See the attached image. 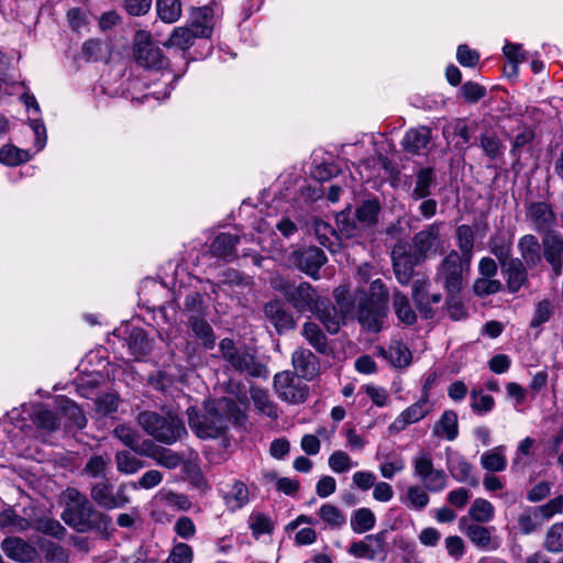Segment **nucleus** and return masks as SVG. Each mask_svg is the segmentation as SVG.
<instances>
[{"label":"nucleus","instance_id":"obj_18","mask_svg":"<svg viewBox=\"0 0 563 563\" xmlns=\"http://www.w3.org/2000/svg\"><path fill=\"white\" fill-rule=\"evenodd\" d=\"M543 255L551 265L553 274L562 275L563 267V236L556 232H548L542 239Z\"/></svg>","mask_w":563,"mask_h":563},{"label":"nucleus","instance_id":"obj_48","mask_svg":"<svg viewBox=\"0 0 563 563\" xmlns=\"http://www.w3.org/2000/svg\"><path fill=\"white\" fill-rule=\"evenodd\" d=\"M318 515L320 519L331 529H340L346 523L345 514L336 506L332 504H323Z\"/></svg>","mask_w":563,"mask_h":563},{"label":"nucleus","instance_id":"obj_11","mask_svg":"<svg viewBox=\"0 0 563 563\" xmlns=\"http://www.w3.org/2000/svg\"><path fill=\"white\" fill-rule=\"evenodd\" d=\"M433 408L429 395H422L420 399L402 410L400 415L390 423V432L398 433L407 428V426L416 423L423 419Z\"/></svg>","mask_w":563,"mask_h":563},{"label":"nucleus","instance_id":"obj_29","mask_svg":"<svg viewBox=\"0 0 563 563\" xmlns=\"http://www.w3.org/2000/svg\"><path fill=\"white\" fill-rule=\"evenodd\" d=\"M301 335L313 347L317 353L322 355H329L332 353V347L329 344V340L321 328L313 321H306L302 324Z\"/></svg>","mask_w":563,"mask_h":563},{"label":"nucleus","instance_id":"obj_12","mask_svg":"<svg viewBox=\"0 0 563 563\" xmlns=\"http://www.w3.org/2000/svg\"><path fill=\"white\" fill-rule=\"evenodd\" d=\"M393 268L397 280L407 285L415 273V267L421 262L413 252L407 251L405 245H396L391 251Z\"/></svg>","mask_w":563,"mask_h":563},{"label":"nucleus","instance_id":"obj_57","mask_svg":"<svg viewBox=\"0 0 563 563\" xmlns=\"http://www.w3.org/2000/svg\"><path fill=\"white\" fill-rule=\"evenodd\" d=\"M110 465V459L107 455H92L86 463L84 472L90 477H106Z\"/></svg>","mask_w":563,"mask_h":563},{"label":"nucleus","instance_id":"obj_30","mask_svg":"<svg viewBox=\"0 0 563 563\" xmlns=\"http://www.w3.org/2000/svg\"><path fill=\"white\" fill-rule=\"evenodd\" d=\"M240 242V236L230 233L218 234L210 244V253L212 256L232 261L235 257V247Z\"/></svg>","mask_w":563,"mask_h":563},{"label":"nucleus","instance_id":"obj_2","mask_svg":"<svg viewBox=\"0 0 563 563\" xmlns=\"http://www.w3.org/2000/svg\"><path fill=\"white\" fill-rule=\"evenodd\" d=\"M66 505L62 512L64 522L79 533L96 531L108 533L112 519L109 515L98 510L86 495L76 488L66 490Z\"/></svg>","mask_w":563,"mask_h":563},{"label":"nucleus","instance_id":"obj_51","mask_svg":"<svg viewBox=\"0 0 563 563\" xmlns=\"http://www.w3.org/2000/svg\"><path fill=\"white\" fill-rule=\"evenodd\" d=\"M31 529L49 534L57 539H62L66 534V529L60 525V522L48 517L32 518Z\"/></svg>","mask_w":563,"mask_h":563},{"label":"nucleus","instance_id":"obj_27","mask_svg":"<svg viewBox=\"0 0 563 563\" xmlns=\"http://www.w3.org/2000/svg\"><path fill=\"white\" fill-rule=\"evenodd\" d=\"M448 468L452 477L459 483H466L471 486H477L478 481L473 475V465L466 459L457 453L448 457Z\"/></svg>","mask_w":563,"mask_h":563},{"label":"nucleus","instance_id":"obj_20","mask_svg":"<svg viewBox=\"0 0 563 563\" xmlns=\"http://www.w3.org/2000/svg\"><path fill=\"white\" fill-rule=\"evenodd\" d=\"M442 222H434L415 234L412 239V252L418 261H424L427 254L435 246L440 238Z\"/></svg>","mask_w":563,"mask_h":563},{"label":"nucleus","instance_id":"obj_54","mask_svg":"<svg viewBox=\"0 0 563 563\" xmlns=\"http://www.w3.org/2000/svg\"><path fill=\"white\" fill-rule=\"evenodd\" d=\"M336 225L340 233L346 238L358 236L363 230L350 211H342L336 216Z\"/></svg>","mask_w":563,"mask_h":563},{"label":"nucleus","instance_id":"obj_46","mask_svg":"<svg viewBox=\"0 0 563 563\" xmlns=\"http://www.w3.org/2000/svg\"><path fill=\"white\" fill-rule=\"evenodd\" d=\"M33 423L45 432H53L58 429L59 420L56 415L43 405H37L32 412Z\"/></svg>","mask_w":563,"mask_h":563},{"label":"nucleus","instance_id":"obj_15","mask_svg":"<svg viewBox=\"0 0 563 563\" xmlns=\"http://www.w3.org/2000/svg\"><path fill=\"white\" fill-rule=\"evenodd\" d=\"M357 301V320L360 324L373 332H378L383 329L384 321L387 317V306H379L374 303Z\"/></svg>","mask_w":563,"mask_h":563},{"label":"nucleus","instance_id":"obj_39","mask_svg":"<svg viewBox=\"0 0 563 563\" xmlns=\"http://www.w3.org/2000/svg\"><path fill=\"white\" fill-rule=\"evenodd\" d=\"M481 465L484 470L493 473L503 472L507 467L505 446L498 445L481 455Z\"/></svg>","mask_w":563,"mask_h":563},{"label":"nucleus","instance_id":"obj_7","mask_svg":"<svg viewBox=\"0 0 563 563\" xmlns=\"http://www.w3.org/2000/svg\"><path fill=\"white\" fill-rule=\"evenodd\" d=\"M411 462L413 476L420 479L428 492L439 493L446 487V475L443 470L434 467L430 452H418Z\"/></svg>","mask_w":563,"mask_h":563},{"label":"nucleus","instance_id":"obj_22","mask_svg":"<svg viewBox=\"0 0 563 563\" xmlns=\"http://www.w3.org/2000/svg\"><path fill=\"white\" fill-rule=\"evenodd\" d=\"M265 317L280 334L296 327V320L280 301L272 300L264 306Z\"/></svg>","mask_w":563,"mask_h":563},{"label":"nucleus","instance_id":"obj_24","mask_svg":"<svg viewBox=\"0 0 563 563\" xmlns=\"http://www.w3.org/2000/svg\"><path fill=\"white\" fill-rule=\"evenodd\" d=\"M527 219L538 232H551L550 229L555 224V214L545 202L530 203L527 210Z\"/></svg>","mask_w":563,"mask_h":563},{"label":"nucleus","instance_id":"obj_50","mask_svg":"<svg viewBox=\"0 0 563 563\" xmlns=\"http://www.w3.org/2000/svg\"><path fill=\"white\" fill-rule=\"evenodd\" d=\"M156 12L162 21L174 23L181 15L180 0H156Z\"/></svg>","mask_w":563,"mask_h":563},{"label":"nucleus","instance_id":"obj_23","mask_svg":"<svg viewBox=\"0 0 563 563\" xmlns=\"http://www.w3.org/2000/svg\"><path fill=\"white\" fill-rule=\"evenodd\" d=\"M431 130L427 126L409 129L401 141L404 150L410 154L422 155L431 143Z\"/></svg>","mask_w":563,"mask_h":563},{"label":"nucleus","instance_id":"obj_28","mask_svg":"<svg viewBox=\"0 0 563 563\" xmlns=\"http://www.w3.org/2000/svg\"><path fill=\"white\" fill-rule=\"evenodd\" d=\"M494 530V527L472 523L466 527L465 533L475 547L484 551H493L499 545L497 538L492 534Z\"/></svg>","mask_w":563,"mask_h":563},{"label":"nucleus","instance_id":"obj_63","mask_svg":"<svg viewBox=\"0 0 563 563\" xmlns=\"http://www.w3.org/2000/svg\"><path fill=\"white\" fill-rule=\"evenodd\" d=\"M479 141V146L489 158L496 159L501 155V144L497 136L493 134H483L481 135Z\"/></svg>","mask_w":563,"mask_h":563},{"label":"nucleus","instance_id":"obj_62","mask_svg":"<svg viewBox=\"0 0 563 563\" xmlns=\"http://www.w3.org/2000/svg\"><path fill=\"white\" fill-rule=\"evenodd\" d=\"M542 522L550 520L556 514L563 511V496H558L544 505L534 507Z\"/></svg>","mask_w":563,"mask_h":563},{"label":"nucleus","instance_id":"obj_44","mask_svg":"<svg viewBox=\"0 0 563 563\" xmlns=\"http://www.w3.org/2000/svg\"><path fill=\"white\" fill-rule=\"evenodd\" d=\"M393 308L401 323L411 325L417 321V314L411 308L408 297L400 291H395L393 295Z\"/></svg>","mask_w":563,"mask_h":563},{"label":"nucleus","instance_id":"obj_40","mask_svg":"<svg viewBox=\"0 0 563 563\" xmlns=\"http://www.w3.org/2000/svg\"><path fill=\"white\" fill-rule=\"evenodd\" d=\"M32 527V518L18 515L13 509H4L0 512V528L9 532H23Z\"/></svg>","mask_w":563,"mask_h":563},{"label":"nucleus","instance_id":"obj_13","mask_svg":"<svg viewBox=\"0 0 563 563\" xmlns=\"http://www.w3.org/2000/svg\"><path fill=\"white\" fill-rule=\"evenodd\" d=\"M507 290L510 294L518 292L528 285V266L518 257H511L499 264Z\"/></svg>","mask_w":563,"mask_h":563},{"label":"nucleus","instance_id":"obj_64","mask_svg":"<svg viewBox=\"0 0 563 563\" xmlns=\"http://www.w3.org/2000/svg\"><path fill=\"white\" fill-rule=\"evenodd\" d=\"M329 466L335 473H344L349 471L352 465V460L344 451H334L329 457Z\"/></svg>","mask_w":563,"mask_h":563},{"label":"nucleus","instance_id":"obj_35","mask_svg":"<svg viewBox=\"0 0 563 563\" xmlns=\"http://www.w3.org/2000/svg\"><path fill=\"white\" fill-rule=\"evenodd\" d=\"M455 239L459 254L464 258L466 271H468L474 251V230L467 224H461L455 230Z\"/></svg>","mask_w":563,"mask_h":563},{"label":"nucleus","instance_id":"obj_34","mask_svg":"<svg viewBox=\"0 0 563 563\" xmlns=\"http://www.w3.org/2000/svg\"><path fill=\"white\" fill-rule=\"evenodd\" d=\"M435 184L434 169L432 167H421L416 173V180L410 198L415 201L430 197L431 188Z\"/></svg>","mask_w":563,"mask_h":563},{"label":"nucleus","instance_id":"obj_49","mask_svg":"<svg viewBox=\"0 0 563 563\" xmlns=\"http://www.w3.org/2000/svg\"><path fill=\"white\" fill-rule=\"evenodd\" d=\"M117 470L121 474L131 475L145 467V462L128 451H120L115 454Z\"/></svg>","mask_w":563,"mask_h":563},{"label":"nucleus","instance_id":"obj_1","mask_svg":"<svg viewBox=\"0 0 563 563\" xmlns=\"http://www.w3.org/2000/svg\"><path fill=\"white\" fill-rule=\"evenodd\" d=\"M241 410L235 400L222 397L205 404L203 412L190 407L187 410L188 424L200 439L221 437L232 420H238Z\"/></svg>","mask_w":563,"mask_h":563},{"label":"nucleus","instance_id":"obj_16","mask_svg":"<svg viewBox=\"0 0 563 563\" xmlns=\"http://www.w3.org/2000/svg\"><path fill=\"white\" fill-rule=\"evenodd\" d=\"M291 363L296 375L312 380L320 373L319 358L309 349L299 346L291 354Z\"/></svg>","mask_w":563,"mask_h":563},{"label":"nucleus","instance_id":"obj_61","mask_svg":"<svg viewBox=\"0 0 563 563\" xmlns=\"http://www.w3.org/2000/svg\"><path fill=\"white\" fill-rule=\"evenodd\" d=\"M544 545L551 552L563 551V523H554L548 530Z\"/></svg>","mask_w":563,"mask_h":563},{"label":"nucleus","instance_id":"obj_59","mask_svg":"<svg viewBox=\"0 0 563 563\" xmlns=\"http://www.w3.org/2000/svg\"><path fill=\"white\" fill-rule=\"evenodd\" d=\"M429 495L427 493V489L423 487H420L418 485L410 486L407 490V506L416 509V510H422L424 509L429 504Z\"/></svg>","mask_w":563,"mask_h":563},{"label":"nucleus","instance_id":"obj_25","mask_svg":"<svg viewBox=\"0 0 563 563\" xmlns=\"http://www.w3.org/2000/svg\"><path fill=\"white\" fill-rule=\"evenodd\" d=\"M56 406L60 415L66 418L65 427L67 429H84L87 424V418L82 409L71 399L65 396L56 398Z\"/></svg>","mask_w":563,"mask_h":563},{"label":"nucleus","instance_id":"obj_38","mask_svg":"<svg viewBox=\"0 0 563 563\" xmlns=\"http://www.w3.org/2000/svg\"><path fill=\"white\" fill-rule=\"evenodd\" d=\"M433 433L438 437H444L449 441L455 440L459 434L457 415L453 410L444 411L435 423Z\"/></svg>","mask_w":563,"mask_h":563},{"label":"nucleus","instance_id":"obj_14","mask_svg":"<svg viewBox=\"0 0 563 563\" xmlns=\"http://www.w3.org/2000/svg\"><path fill=\"white\" fill-rule=\"evenodd\" d=\"M294 258L297 267L313 279L319 278V269L327 262L324 252L317 246L295 252Z\"/></svg>","mask_w":563,"mask_h":563},{"label":"nucleus","instance_id":"obj_21","mask_svg":"<svg viewBox=\"0 0 563 563\" xmlns=\"http://www.w3.org/2000/svg\"><path fill=\"white\" fill-rule=\"evenodd\" d=\"M1 550L9 559L20 563H30L37 556L35 547L18 537L4 538Z\"/></svg>","mask_w":563,"mask_h":563},{"label":"nucleus","instance_id":"obj_53","mask_svg":"<svg viewBox=\"0 0 563 563\" xmlns=\"http://www.w3.org/2000/svg\"><path fill=\"white\" fill-rule=\"evenodd\" d=\"M517 523L519 531L523 534H530L543 525L534 507L526 508L518 516Z\"/></svg>","mask_w":563,"mask_h":563},{"label":"nucleus","instance_id":"obj_55","mask_svg":"<svg viewBox=\"0 0 563 563\" xmlns=\"http://www.w3.org/2000/svg\"><path fill=\"white\" fill-rule=\"evenodd\" d=\"M30 158L31 156L27 151L13 145H4L0 150V162L9 166L26 163Z\"/></svg>","mask_w":563,"mask_h":563},{"label":"nucleus","instance_id":"obj_5","mask_svg":"<svg viewBox=\"0 0 563 563\" xmlns=\"http://www.w3.org/2000/svg\"><path fill=\"white\" fill-rule=\"evenodd\" d=\"M274 288L300 313L311 312L317 308V303L321 298L317 290L307 282L294 284L288 279L279 278L275 280Z\"/></svg>","mask_w":563,"mask_h":563},{"label":"nucleus","instance_id":"obj_41","mask_svg":"<svg viewBox=\"0 0 563 563\" xmlns=\"http://www.w3.org/2000/svg\"><path fill=\"white\" fill-rule=\"evenodd\" d=\"M380 205L378 200H365L355 211V218L363 229L372 228L378 222Z\"/></svg>","mask_w":563,"mask_h":563},{"label":"nucleus","instance_id":"obj_8","mask_svg":"<svg viewBox=\"0 0 563 563\" xmlns=\"http://www.w3.org/2000/svg\"><path fill=\"white\" fill-rule=\"evenodd\" d=\"M113 488L108 479L98 482L91 486L90 497L100 508L106 510L120 509L130 504L129 483H121L115 493Z\"/></svg>","mask_w":563,"mask_h":563},{"label":"nucleus","instance_id":"obj_42","mask_svg":"<svg viewBox=\"0 0 563 563\" xmlns=\"http://www.w3.org/2000/svg\"><path fill=\"white\" fill-rule=\"evenodd\" d=\"M189 328L192 330L195 335L199 338L207 349H212L216 344V336L211 325L201 316L196 314L189 316L188 319Z\"/></svg>","mask_w":563,"mask_h":563},{"label":"nucleus","instance_id":"obj_36","mask_svg":"<svg viewBox=\"0 0 563 563\" xmlns=\"http://www.w3.org/2000/svg\"><path fill=\"white\" fill-rule=\"evenodd\" d=\"M223 498L227 508L231 511H236L250 501L249 488L243 482L234 481Z\"/></svg>","mask_w":563,"mask_h":563},{"label":"nucleus","instance_id":"obj_52","mask_svg":"<svg viewBox=\"0 0 563 563\" xmlns=\"http://www.w3.org/2000/svg\"><path fill=\"white\" fill-rule=\"evenodd\" d=\"M468 515L476 522L487 523L494 518L495 509L488 500L476 498L468 509Z\"/></svg>","mask_w":563,"mask_h":563},{"label":"nucleus","instance_id":"obj_56","mask_svg":"<svg viewBox=\"0 0 563 563\" xmlns=\"http://www.w3.org/2000/svg\"><path fill=\"white\" fill-rule=\"evenodd\" d=\"M503 283L496 278L478 277L474 280L473 291L478 297H486L501 291Z\"/></svg>","mask_w":563,"mask_h":563},{"label":"nucleus","instance_id":"obj_45","mask_svg":"<svg viewBox=\"0 0 563 563\" xmlns=\"http://www.w3.org/2000/svg\"><path fill=\"white\" fill-rule=\"evenodd\" d=\"M196 38L201 37L197 35L196 31H194L189 25L179 26L174 29L172 35L166 42V45L180 51H186L194 45Z\"/></svg>","mask_w":563,"mask_h":563},{"label":"nucleus","instance_id":"obj_37","mask_svg":"<svg viewBox=\"0 0 563 563\" xmlns=\"http://www.w3.org/2000/svg\"><path fill=\"white\" fill-rule=\"evenodd\" d=\"M251 398L257 411L276 420L279 416L277 405L271 399L267 390L258 387L251 388Z\"/></svg>","mask_w":563,"mask_h":563},{"label":"nucleus","instance_id":"obj_6","mask_svg":"<svg viewBox=\"0 0 563 563\" xmlns=\"http://www.w3.org/2000/svg\"><path fill=\"white\" fill-rule=\"evenodd\" d=\"M274 390L277 397L287 404L299 405L307 400L309 386L302 378L290 371H283L274 376Z\"/></svg>","mask_w":563,"mask_h":563},{"label":"nucleus","instance_id":"obj_17","mask_svg":"<svg viewBox=\"0 0 563 563\" xmlns=\"http://www.w3.org/2000/svg\"><path fill=\"white\" fill-rule=\"evenodd\" d=\"M218 22L214 9L209 5L192 8L189 13L188 25L201 38H210Z\"/></svg>","mask_w":563,"mask_h":563},{"label":"nucleus","instance_id":"obj_43","mask_svg":"<svg viewBox=\"0 0 563 563\" xmlns=\"http://www.w3.org/2000/svg\"><path fill=\"white\" fill-rule=\"evenodd\" d=\"M128 347L131 354L136 358H141L151 350L150 341L146 333L141 328H132L126 339Z\"/></svg>","mask_w":563,"mask_h":563},{"label":"nucleus","instance_id":"obj_32","mask_svg":"<svg viewBox=\"0 0 563 563\" xmlns=\"http://www.w3.org/2000/svg\"><path fill=\"white\" fill-rule=\"evenodd\" d=\"M355 300H363L364 302L387 306L388 290L380 278H375L371 282L368 288L360 286Z\"/></svg>","mask_w":563,"mask_h":563},{"label":"nucleus","instance_id":"obj_47","mask_svg":"<svg viewBox=\"0 0 563 563\" xmlns=\"http://www.w3.org/2000/svg\"><path fill=\"white\" fill-rule=\"evenodd\" d=\"M376 517L374 512L366 507L358 508L351 517V528L355 533H365L375 527Z\"/></svg>","mask_w":563,"mask_h":563},{"label":"nucleus","instance_id":"obj_31","mask_svg":"<svg viewBox=\"0 0 563 563\" xmlns=\"http://www.w3.org/2000/svg\"><path fill=\"white\" fill-rule=\"evenodd\" d=\"M518 250L521 261L529 268H533L542 261L541 245L538 239L532 234H526L518 241Z\"/></svg>","mask_w":563,"mask_h":563},{"label":"nucleus","instance_id":"obj_19","mask_svg":"<svg viewBox=\"0 0 563 563\" xmlns=\"http://www.w3.org/2000/svg\"><path fill=\"white\" fill-rule=\"evenodd\" d=\"M311 313L316 314L318 320L323 324L325 330L330 334H336L342 324H344V319L347 313H342V311L333 306L330 301L320 298L317 303V308L311 311Z\"/></svg>","mask_w":563,"mask_h":563},{"label":"nucleus","instance_id":"obj_4","mask_svg":"<svg viewBox=\"0 0 563 563\" xmlns=\"http://www.w3.org/2000/svg\"><path fill=\"white\" fill-rule=\"evenodd\" d=\"M139 424L157 441L172 444L186 433L184 423L176 416H161L154 411H143L137 416Z\"/></svg>","mask_w":563,"mask_h":563},{"label":"nucleus","instance_id":"obj_33","mask_svg":"<svg viewBox=\"0 0 563 563\" xmlns=\"http://www.w3.org/2000/svg\"><path fill=\"white\" fill-rule=\"evenodd\" d=\"M378 355L399 368L407 367L412 357L410 350L401 341H393L387 349L379 347Z\"/></svg>","mask_w":563,"mask_h":563},{"label":"nucleus","instance_id":"obj_26","mask_svg":"<svg viewBox=\"0 0 563 563\" xmlns=\"http://www.w3.org/2000/svg\"><path fill=\"white\" fill-rule=\"evenodd\" d=\"M514 233L498 229L488 240L487 246L498 263L511 258Z\"/></svg>","mask_w":563,"mask_h":563},{"label":"nucleus","instance_id":"obj_10","mask_svg":"<svg viewBox=\"0 0 563 563\" xmlns=\"http://www.w3.org/2000/svg\"><path fill=\"white\" fill-rule=\"evenodd\" d=\"M134 58L139 65L151 69L159 70L168 65L162 49L145 33L137 34L134 44Z\"/></svg>","mask_w":563,"mask_h":563},{"label":"nucleus","instance_id":"obj_9","mask_svg":"<svg viewBox=\"0 0 563 563\" xmlns=\"http://www.w3.org/2000/svg\"><path fill=\"white\" fill-rule=\"evenodd\" d=\"M464 269V258L457 251L452 250L441 262L437 278L443 283L448 295H457L462 289Z\"/></svg>","mask_w":563,"mask_h":563},{"label":"nucleus","instance_id":"obj_60","mask_svg":"<svg viewBox=\"0 0 563 563\" xmlns=\"http://www.w3.org/2000/svg\"><path fill=\"white\" fill-rule=\"evenodd\" d=\"M194 560L192 548L184 542H177L173 545L166 563H191Z\"/></svg>","mask_w":563,"mask_h":563},{"label":"nucleus","instance_id":"obj_58","mask_svg":"<svg viewBox=\"0 0 563 563\" xmlns=\"http://www.w3.org/2000/svg\"><path fill=\"white\" fill-rule=\"evenodd\" d=\"M534 440L530 437L525 438L517 446L516 456L512 460L511 468L516 472L522 471L528 462L523 459L525 456L532 455V448Z\"/></svg>","mask_w":563,"mask_h":563},{"label":"nucleus","instance_id":"obj_3","mask_svg":"<svg viewBox=\"0 0 563 563\" xmlns=\"http://www.w3.org/2000/svg\"><path fill=\"white\" fill-rule=\"evenodd\" d=\"M221 357L229 368L241 375L257 378H267V366L262 363L255 354L245 345H236L231 339H223L219 343Z\"/></svg>","mask_w":563,"mask_h":563}]
</instances>
